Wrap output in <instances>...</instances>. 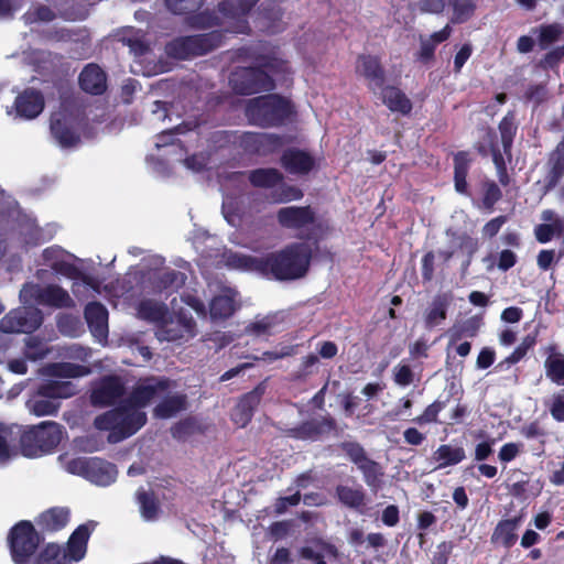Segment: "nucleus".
I'll use <instances>...</instances> for the list:
<instances>
[{"mask_svg": "<svg viewBox=\"0 0 564 564\" xmlns=\"http://www.w3.org/2000/svg\"><path fill=\"white\" fill-rule=\"evenodd\" d=\"M312 258L310 245L304 241L291 242L263 256L262 276L276 281L302 279L310 270Z\"/></svg>", "mask_w": 564, "mask_h": 564, "instance_id": "f257e3e1", "label": "nucleus"}, {"mask_svg": "<svg viewBox=\"0 0 564 564\" xmlns=\"http://www.w3.org/2000/svg\"><path fill=\"white\" fill-rule=\"evenodd\" d=\"M245 115L250 124L260 128L283 126L293 115L292 104L278 94H267L249 99Z\"/></svg>", "mask_w": 564, "mask_h": 564, "instance_id": "f03ea898", "label": "nucleus"}, {"mask_svg": "<svg viewBox=\"0 0 564 564\" xmlns=\"http://www.w3.org/2000/svg\"><path fill=\"white\" fill-rule=\"evenodd\" d=\"M134 404L128 403V397L120 404L98 416L94 421L96 429L110 431V437L124 440L135 434L147 423V413Z\"/></svg>", "mask_w": 564, "mask_h": 564, "instance_id": "7ed1b4c3", "label": "nucleus"}, {"mask_svg": "<svg viewBox=\"0 0 564 564\" xmlns=\"http://www.w3.org/2000/svg\"><path fill=\"white\" fill-rule=\"evenodd\" d=\"M276 221L281 228L296 232V237L317 245L327 234L328 227L316 218L315 209L310 206H286L276 212Z\"/></svg>", "mask_w": 564, "mask_h": 564, "instance_id": "20e7f679", "label": "nucleus"}, {"mask_svg": "<svg viewBox=\"0 0 564 564\" xmlns=\"http://www.w3.org/2000/svg\"><path fill=\"white\" fill-rule=\"evenodd\" d=\"M45 536L30 520H20L7 535V544L14 564H30L45 543Z\"/></svg>", "mask_w": 564, "mask_h": 564, "instance_id": "39448f33", "label": "nucleus"}, {"mask_svg": "<svg viewBox=\"0 0 564 564\" xmlns=\"http://www.w3.org/2000/svg\"><path fill=\"white\" fill-rule=\"evenodd\" d=\"M502 151L497 141V133L494 129H488V137L490 138V155L495 164L499 183L502 186L510 184V176L508 174L507 163L512 160V147L518 131L516 121V113L509 110L498 124Z\"/></svg>", "mask_w": 564, "mask_h": 564, "instance_id": "423d86ee", "label": "nucleus"}, {"mask_svg": "<svg viewBox=\"0 0 564 564\" xmlns=\"http://www.w3.org/2000/svg\"><path fill=\"white\" fill-rule=\"evenodd\" d=\"M273 73L260 64L237 66L229 75V85L232 91L240 96H251L260 93H270L275 89Z\"/></svg>", "mask_w": 564, "mask_h": 564, "instance_id": "0eeeda50", "label": "nucleus"}, {"mask_svg": "<svg viewBox=\"0 0 564 564\" xmlns=\"http://www.w3.org/2000/svg\"><path fill=\"white\" fill-rule=\"evenodd\" d=\"M227 140L251 156L267 158L273 155L291 140L283 134L256 131H227Z\"/></svg>", "mask_w": 564, "mask_h": 564, "instance_id": "6e6552de", "label": "nucleus"}, {"mask_svg": "<svg viewBox=\"0 0 564 564\" xmlns=\"http://www.w3.org/2000/svg\"><path fill=\"white\" fill-rule=\"evenodd\" d=\"M225 35L221 30L208 33L177 36L165 45L167 56L175 59H189L202 56L221 46Z\"/></svg>", "mask_w": 564, "mask_h": 564, "instance_id": "1a4fd4ad", "label": "nucleus"}, {"mask_svg": "<svg viewBox=\"0 0 564 564\" xmlns=\"http://www.w3.org/2000/svg\"><path fill=\"white\" fill-rule=\"evenodd\" d=\"M63 426L57 422L44 421L30 426L20 435L21 453L25 457H39L51 453L62 441Z\"/></svg>", "mask_w": 564, "mask_h": 564, "instance_id": "9d476101", "label": "nucleus"}, {"mask_svg": "<svg viewBox=\"0 0 564 564\" xmlns=\"http://www.w3.org/2000/svg\"><path fill=\"white\" fill-rule=\"evenodd\" d=\"M20 299L25 304H37L54 308H70L75 305L68 292L57 284L40 285L25 283L20 291Z\"/></svg>", "mask_w": 564, "mask_h": 564, "instance_id": "9b49d317", "label": "nucleus"}, {"mask_svg": "<svg viewBox=\"0 0 564 564\" xmlns=\"http://www.w3.org/2000/svg\"><path fill=\"white\" fill-rule=\"evenodd\" d=\"M260 0H220L217 4L218 12L230 20L229 25L224 29L231 34H251V26L248 21L249 14L259 4Z\"/></svg>", "mask_w": 564, "mask_h": 564, "instance_id": "f8f14e48", "label": "nucleus"}, {"mask_svg": "<svg viewBox=\"0 0 564 564\" xmlns=\"http://www.w3.org/2000/svg\"><path fill=\"white\" fill-rule=\"evenodd\" d=\"M68 469L99 486L113 482L118 473L115 464L99 457L75 458L69 462Z\"/></svg>", "mask_w": 564, "mask_h": 564, "instance_id": "ddd939ff", "label": "nucleus"}, {"mask_svg": "<svg viewBox=\"0 0 564 564\" xmlns=\"http://www.w3.org/2000/svg\"><path fill=\"white\" fill-rule=\"evenodd\" d=\"M339 447L361 471L366 485L377 489L381 481L380 478L383 476L380 464L371 459L364 446L358 442L345 441L339 444Z\"/></svg>", "mask_w": 564, "mask_h": 564, "instance_id": "4468645a", "label": "nucleus"}, {"mask_svg": "<svg viewBox=\"0 0 564 564\" xmlns=\"http://www.w3.org/2000/svg\"><path fill=\"white\" fill-rule=\"evenodd\" d=\"M43 323L42 312L34 306L10 311L0 319V330L6 334H31Z\"/></svg>", "mask_w": 564, "mask_h": 564, "instance_id": "2eb2a0df", "label": "nucleus"}, {"mask_svg": "<svg viewBox=\"0 0 564 564\" xmlns=\"http://www.w3.org/2000/svg\"><path fill=\"white\" fill-rule=\"evenodd\" d=\"M172 384L173 381L166 377L142 378L128 395V403L137 408H145L152 400L166 394Z\"/></svg>", "mask_w": 564, "mask_h": 564, "instance_id": "dca6fc26", "label": "nucleus"}, {"mask_svg": "<svg viewBox=\"0 0 564 564\" xmlns=\"http://www.w3.org/2000/svg\"><path fill=\"white\" fill-rule=\"evenodd\" d=\"M126 387L120 377L107 375L93 387L89 400L93 406L106 408L116 404L124 395Z\"/></svg>", "mask_w": 564, "mask_h": 564, "instance_id": "f3484780", "label": "nucleus"}, {"mask_svg": "<svg viewBox=\"0 0 564 564\" xmlns=\"http://www.w3.org/2000/svg\"><path fill=\"white\" fill-rule=\"evenodd\" d=\"M53 138L62 148H72L80 142L79 120L67 111H59L51 117L50 124Z\"/></svg>", "mask_w": 564, "mask_h": 564, "instance_id": "a211bd4d", "label": "nucleus"}, {"mask_svg": "<svg viewBox=\"0 0 564 564\" xmlns=\"http://www.w3.org/2000/svg\"><path fill=\"white\" fill-rule=\"evenodd\" d=\"M336 420L330 416H321L301 422L299 425L288 429L285 435L299 441H317L324 434L336 431Z\"/></svg>", "mask_w": 564, "mask_h": 564, "instance_id": "6ab92c4d", "label": "nucleus"}, {"mask_svg": "<svg viewBox=\"0 0 564 564\" xmlns=\"http://www.w3.org/2000/svg\"><path fill=\"white\" fill-rule=\"evenodd\" d=\"M232 62H251L252 65L267 66L273 73H289L288 61L279 57L274 52L259 53L252 46H242L232 52Z\"/></svg>", "mask_w": 564, "mask_h": 564, "instance_id": "aec40b11", "label": "nucleus"}, {"mask_svg": "<svg viewBox=\"0 0 564 564\" xmlns=\"http://www.w3.org/2000/svg\"><path fill=\"white\" fill-rule=\"evenodd\" d=\"M356 74L368 83L369 90L376 93L386 82V70L379 56L359 54L356 62Z\"/></svg>", "mask_w": 564, "mask_h": 564, "instance_id": "412c9836", "label": "nucleus"}, {"mask_svg": "<svg viewBox=\"0 0 564 564\" xmlns=\"http://www.w3.org/2000/svg\"><path fill=\"white\" fill-rule=\"evenodd\" d=\"M281 166L293 175H307L316 169L315 158L306 150L288 148L280 156Z\"/></svg>", "mask_w": 564, "mask_h": 564, "instance_id": "4be33fe9", "label": "nucleus"}, {"mask_svg": "<svg viewBox=\"0 0 564 564\" xmlns=\"http://www.w3.org/2000/svg\"><path fill=\"white\" fill-rule=\"evenodd\" d=\"M257 7L254 22L261 32L275 34L283 31L282 19L284 12L276 1L265 0Z\"/></svg>", "mask_w": 564, "mask_h": 564, "instance_id": "5701e85b", "label": "nucleus"}, {"mask_svg": "<svg viewBox=\"0 0 564 564\" xmlns=\"http://www.w3.org/2000/svg\"><path fill=\"white\" fill-rule=\"evenodd\" d=\"M44 106V95L35 88H25L14 100L17 116L29 120L39 117Z\"/></svg>", "mask_w": 564, "mask_h": 564, "instance_id": "b1692460", "label": "nucleus"}, {"mask_svg": "<svg viewBox=\"0 0 564 564\" xmlns=\"http://www.w3.org/2000/svg\"><path fill=\"white\" fill-rule=\"evenodd\" d=\"M80 89L91 96H101L107 90V74L96 63L84 66L78 76Z\"/></svg>", "mask_w": 564, "mask_h": 564, "instance_id": "393cba45", "label": "nucleus"}, {"mask_svg": "<svg viewBox=\"0 0 564 564\" xmlns=\"http://www.w3.org/2000/svg\"><path fill=\"white\" fill-rule=\"evenodd\" d=\"M264 393V388L259 384L253 390L245 393L238 401L235 406L231 419L232 421L245 427L251 420L254 413V410L260 404L262 395Z\"/></svg>", "mask_w": 564, "mask_h": 564, "instance_id": "a878e982", "label": "nucleus"}, {"mask_svg": "<svg viewBox=\"0 0 564 564\" xmlns=\"http://www.w3.org/2000/svg\"><path fill=\"white\" fill-rule=\"evenodd\" d=\"M84 316L88 328L98 339L108 336V311L100 302H90L85 306Z\"/></svg>", "mask_w": 564, "mask_h": 564, "instance_id": "bb28decb", "label": "nucleus"}, {"mask_svg": "<svg viewBox=\"0 0 564 564\" xmlns=\"http://www.w3.org/2000/svg\"><path fill=\"white\" fill-rule=\"evenodd\" d=\"M69 521V511L66 508L53 507L42 512L35 519V527L45 536L64 529Z\"/></svg>", "mask_w": 564, "mask_h": 564, "instance_id": "cd10ccee", "label": "nucleus"}, {"mask_svg": "<svg viewBox=\"0 0 564 564\" xmlns=\"http://www.w3.org/2000/svg\"><path fill=\"white\" fill-rule=\"evenodd\" d=\"M521 522L522 514L500 520L492 531L491 542L494 544H501L506 549H511L518 541L517 530Z\"/></svg>", "mask_w": 564, "mask_h": 564, "instance_id": "c85d7f7f", "label": "nucleus"}, {"mask_svg": "<svg viewBox=\"0 0 564 564\" xmlns=\"http://www.w3.org/2000/svg\"><path fill=\"white\" fill-rule=\"evenodd\" d=\"M380 97L383 102V105L387 106V108L392 112H399L403 116H408L411 113L413 109L412 101L410 98L405 95L404 91H402L397 86H382V88H379Z\"/></svg>", "mask_w": 564, "mask_h": 564, "instance_id": "c756f323", "label": "nucleus"}, {"mask_svg": "<svg viewBox=\"0 0 564 564\" xmlns=\"http://www.w3.org/2000/svg\"><path fill=\"white\" fill-rule=\"evenodd\" d=\"M452 302L453 294L451 292L437 293L425 313V327L433 328L445 321Z\"/></svg>", "mask_w": 564, "mask_h": 564, "instance_id": "7c9ffc66", "label": "nucleus"}, {"mask_svg": "<svg viewBox=\"0 0 564 564\" xmlns=\"http://www.w3.org/2000/svg\"><path fill=\"white\" fill-rule=\"evenodd\" d=\"M90 533L86 524L78 525L68 539L66 557L68 556L69 560L75 562L83 560L87 552Z\"/></svg>", "mask_w": 564, "mask_h": 564, "instance_id": "2f4dec72", "label": "nucleus"}, {"mask_svg": "<svg viewBox=\"0 0 564 564\" xmlns=\"http://www.w3.org/2000/svg\"><path fill=\"white\" fill-rule=\"evenodd\" d=\"M549 170L544 177V194L554 189L564 176V152L554 149L547 160Z\"/></svg>", "mask_w": 564, "mask_h": 564, "instance_id": "473e14b6", "label": "nucleus"}, {"mask_svg": "<svg viewBox=\"0 0 564 564\" xmlns=\"http://www.w3.org/2000/svg\"><path fill=\"white\" fill-rule=\"evenodd\" d=\"M77 393V388L72 381L50 380L39 386L36 394L51 400L67 399Z\"/></svg>", "mask_w": 564, "mask_h": 564, "instance_id": "72a5a7b5", "label": "nucleus"}, {"mask_svg": "<svg viewBox=\"0 0 564 564\" xmlns=\"http://www.w3.org/2000/svg\"><path fill=\"white\" fill-rule=\"evenodd\" d=\"M335 496L344 507L349 509L360 510L366 506V492L360 485L355 487L337 485Z\"/></svg>", "mask_w": 564, "mask_h": 564, "instance_id": "f704fd0d", "label": "nucleus"}, {"mask_svg": "<svg viewBox=\"0 0 564 564\" xmlns=\"http://www.w3.org/2000/svg\"><path fill=\"white\" fill-rule=\"evenodd\" d=\"M248 180L253 187L273 188L283 183L284 175L274 167H259L249 173Z\"/></svg>", "mask_w": 564, "mask_h": 564, "instance_id": "c9c22d12", "label": "nucleus"}, {"mask_svg": "<svg viewBox=\"0 0 564 564\" xmlns=\"http://www.w3.org/2000/svg\"><path fill=\"white\" fill-rule=\"evenodd\" d=\"M187 398L183 393L165 395L154 408L153 413L159 419H170L186 409Z\"/></svg>", "mask_w": 564, "mask_h": 564, "instance_id": "e433bc0d", "label": "nucleus"}, {"mask_svg": "<svg viewBox=\"0 0 564 564\" xmlns=\"http://www.w3.org/2000/svg\"><path fill=\"white\" fill-rule=\"evenodd\" d=\"M470 166L469 153L459 151L454 155V183L456 192L467 194V175Z\"/></svg>", "mask_w": 564, "mask_h": 564, "instance_id": "4c0bfd02", "label": "nucleus"}, {"mask_svg": "<svg viewBox=\"0 0 564 564\" xmlns=\"http://www.w3.org/2000/svg\"><path fill=\"white\" fill-rule=\"evenodd\" d=\"M465 458L466 453L462 446L453 447L451 445L443 444L433 453V459L438 462L437 468L457 465Z\"/></svg>", "mask_w": 564, "mask_h": 564, "instance_id": "58836bf2", "label": "nucleus"}, {"mask_svg": "<svg viewBox=\"0 0 564 564\" xmlns=\"http://www.w3.org/2000/svg\"><path fill=\"white\" fill-rule=\"evenodd\" d=\"M237 305L232 295L219 294L209 303V314L213 319H227L236 312Z\"/></svg>", "mask_w": 564, "mask_h": 564, "instance_id": "ea45409f", "label": "nucleus"}, {"mask_svg": "<svg viewBox=\"0 0 564 564\" xmlns=\"http://www.w3.org/2000/svg\"><path fill=\"white\" fill-rule=\"evenodd\" d=\"M47 376L56 378H79L90 372L89 368L73 362H53L45 368Z\"/></svg>", "mask_w": 564, "mask_h": 564, "instance_id": "a19ab883", "label": "nucleus"}, {"mask_svg": "<svg viewBox=\"0 0 564 564\" xmlns=\"http://www.w3.org/2000/svg\"><path fill=\"white\" fill-rule=\"evenodd\" d=\"M227 264L234 269L256 272L262 275L263 256L256 257L238 252H231L227 256Z\"/></svg>", "mask_w": 564, "mask_h": 564, "instance_id": "79ce46f5", "label": "nucleus"}, {"mask_svg": "<svg viewBox=\"0 0 564 564\" xmlns=\"http://www.w3.org/2000/svg\"><path fill=\"white\" fill-rule=\"evenodd\" d=\"M30 564H69V562L57 543L48 542L42 546Z\"/></svg>", "mask_w": 564, "mask_h": 564, "instance_id": "37998d69", "label": "nucleus"}, {"mask_svg": "<svg viewBox=\"0 0 564 564\" xmlns=\"http://www.w3.org/2000/svg\"><path fill=\"white\" fill-rule=\"evenodd\" d=\"M137 310L141 319L152 323L164 322L169 313L165 304L152 300L141 301Z\"/></svg>", "mask_w": 564, "mask_h": 564, "instance_id": "c03bdc74", "label": "nucleus"}, {"mask_svg": "<svg viewBox=\"0 0 564 564\" xmlns=\"http://www.w3.org/2000/svg\"><path fill=\"white\" fill-rule=\"evenodd\" d=\"M531 32L538 35V44L540 48L546 50L561 39L563 26L556 22L541 24L536 28H533Z\"/></svg>", "mask_w": 564, "mask_h": 564, "instance_id": "a18cd8bd", "label": "nucleus"}, {"mask_svg": "<svg viewBox=\"0 0 564 564\" xmlns=\"http://www.w3.org/2000/svg\"><path fill=\"white\" fill-rule=\"evenodd\" d=\"M448 3L453 9L451 22L454 24H462L470 20L477 9L475 0H449Z\"/></svg>", "mask_w": 564, "mask_h": 564, "instance_id": "49530a36", "label": "nucleus"}, {"mask_svg": "<svg viewBox=\"0 0 564 564\" xmlns=\"http://www.w3.org/2000/svg\"><path fill=\"white\" fill-rule=\"evenodd\" d=\"M479 328H480V323L475 317L468 318L459 325H454L448 330L449 345L456 344L458 340H460L464 337L473 338V337L477 336Z\"/></svg>", "mask_w": 564, "mask_h": 564, "instance_id": "de8ad7c7", "label": "nucleus"}, {"mask_svg": "<svg viewBox=\"0 0 564 564\" xmlns=\"http://www.w3.org/2000/svg\"><path fill=\"white\" fill-rule=\"evenodd\" d=\"M51 268L56 273H59L69 279H80L86 285L96 286V283L93 278L84 274L75 264L64 261L56 260L51 263Z\"/></svg>", "mask_w": 564, "mask_h": 564, "instance_id": "09e8293b", "label": "nucleus"}, {"mask_svg": "<svg viewBox=\"0 0 564 564\" xmlns=\"http://www.w3.org/2000/svg\"><path fill=\"white\" fill-rule=\"evenodd\" d=\"M324 551H317L313 549L312 546H302L299 550V555L301 558L312 562L313 564H327L325 557L326 554L336 557L338 554V551L335 545L329 543L323 544Z\"/></svg>", "mask_w": 564, "mask_h": 564, "instance_id": "8fccbe9b", "label": "nucleus"}, {"mask_svg": "<svg viewBox=\"0 0 564 564\" xmlns=\"http://www.w3.org/2000/svg\"><path fill=\"white\" fill-rule=\"evenodd\" d=\"M546 377L557 386H564V356L562 354L551 355L545 364Z\"/></svg>", "mask_w": 564, "mask_h": 564, "instance_id": "3c124183", "label": "nucleus"}, {"mask_svg": "<svg viewBox=\"0 0 564 564\" xmlns=\"http://www.w3.org/2000/svg\"><path fill=\"white\" fill-rule=\"evenodd\" d=\"M535 336L527 335L522 339L521 344L517 346L516 349L509 356H507L502 361H500L497 365V368L501 370L503 369L505 366L508 368L511 365H516L517 362H519L527 355L528 350L535 345Z\"/></svg>", "mask_w": 564, "mask_h": 564, "instance_id": "603ef678", "label": "nucleus"}, {"mask_svg": "<svg viewBox=\"0 0 564 564\" xmlns=\"http://www.w3.org/2000/svg\"><path fill=\"white\" fill-rule=\"evenodd\" d=\"M186 279L185 273L174 269H166L159 278V286L163 290L177 291L184 286Z\"/></svg>", "mask_w": 564, "mask_h": 564, "instance_id": "864d4df0", "label": "nucleus"}, {"mask_svg": "<svg viewBox=\"0 0 564 564\" xmlns=\"http://www.w3.org/2000/svg\"><path fill=\"white\" fill-rule=\"evenodd\" d=\"M14 441L12 427L0 423V463H7L15 454L12 446Z\"/></svg>", "mask_w": 564, "mask_h": 564, "instance_id": "5fc2aeb1", "label": "nucleus"}, {"mask_svg": "<svg viewBox=\"0 0 564 564\" xmlns=\"http://www.w3.org/2000/svg\"><path fill=\"white\" fill-rule=\"evenodd\" d=\"M448 399L435 400L433 403L427 405L422 414L413 419V422L417 425L438 423V414L447 405Z\"/></svg>", "mask_w": 564, "mask_h": 564, "instance_id": "6e6d98bb", "label": "nucleus"}, {"mask_svg": "<svg viewBox=\"0 0 564 564\" xmlns=\"http://www.w3.org/2000/svg\"><path fill=\"white\" fill-rule=\"evenodd\" d=\"M138 500L143 518L147 520L156 519L160 511V505L154 495L152 492L140 491L138 492Z\"/></svg>", "mask_w": 564, "mask_h": 564, "instance_id": "4d7b16f0", "label": "nucleus"}, {"mask_svg": "<svg viewBox=\"0 0 564 564\" xmlns=\"http://www.w3.org/2000/svg\"><path fill=\"white\" fill-rule=\"evenodd\" d=\"M204 2L205 0H165L167 9L180 15L196 13Z\"/></svg>", "mask_w": 564, "mask_h": 564, "instance_id": "13d9d810", "label": "nucleus"}, {"mask_svg": "<svg viewBox=\"0 0 564 564\" xmlns=\"http://www.w3.org/2000/svg\"><path fill=\"white\" fill-rule=\"evenodd\" d=\"M281 187L274 192H272L271 197L272 202L276 204L289 203L293 200H300L303 198L304 193L301 188L289 185L285 183H281Z\"/></svg>", "mask_w": 564, "mask_h": 564, "instance_id": "bf43d9fd", "label": "nucleus"}, {"mask_svg": "<svg viewBox=\"0 0 564 564\" xmlns=\"http://www.w3.org/2000/svg\"><path fill=\"white\" fill-rule=\"evenodd\" d=\"M30 411L36 416L53 415L58 411L59 403L51 399L41 398L28 402Z\"/></svg>", "mask_w": 564, "mask_h": 564, "instance_id": "052dcab7", "label": "nucleus"}, {"mask_svg": "<svg viewBox=\"0 0 564 564\" xmlns=\"http://www.w3.org/2000/svg\"><path fill=\"white\" fill-rule=\"evenodd\" d=\"M564 58V44L558 45L543 55L536 66L542 70L556 69Z\"/></svg>", "mask_w": 564, "mask_h": 564, "instance_id": "680f3d73", "label": "nucleus"}, {"mask_svg": "<svg viewBox=\"0 0 564 564\" xmlns=\"http://www.w3.org/2000/svg\"><path fill=\"white\" fill-rule=\"evenodd\" d=\"M482 206L487 210H492L495 205L502 198L500 187L494 181H485L482 183Z\"/></svg>", "mask_w": 564, "mask_h": 564, "instance_id": "e2e57ef3", "label": "nucleus"}, {"mask_svg": "<svg viewBox=\"0 0 564 564\" xmlns=\"http://www.w3.org/2000/svg\"><path fill=\"white\" fill-rule=\"evenodd\" d=\"M523 99L527 102H533L539 107L549 99V89L545 83L531 84L528 86L523 94Z\"/></svg>", "mask_w": 564, "mask_h": 564, "instance_id": "0e129e2a", "label": "nucleus"}, {"mask_svg": "<svg viewBox=\"0 0 564 564\" xmlns=\"http://www.w3.org/2000/svg\"><path fill=\"white\" fill-rule=\"evenodd\" d=\"M319 359L315 354H310L302 358V361L296 371L293 372V379L296 381H305L313 376Z\"/></svg>", "mask_w": 564, "mask_h": 564, "instance_id": "69168bd1", "label": "nucleus"}, {"mask_svg": "<svg viewBox=\"0 0 564 564\" xmlns=\"http://www.w3.org/2000/svg\"><path fill=\"white\" fill-rule=\"evenodd\" d=\"M198 431L197 422L193 417H186L171 427L172 436L177 441H185Z\"/></svg>", "mask_w": 564, "mask_h": 564, "instance_id": "338daca9", "label": "nucleus"}, {"mask_svg": "<svg viewBox=\"0 0 564 564\" xmlns=\"http://www.w3.org/2000/svg\"><path fill=\"white\" fill-rule=\"evenodd\" d=\"M48 349L45 344L39 337L30 336L25 340L24 356L30 360H40L43 359Z\"/></svg>", "mask_w": 564, "mask_h": 564, "instance_id": "774afa93", "label": "nucleus"}]
</instances>
